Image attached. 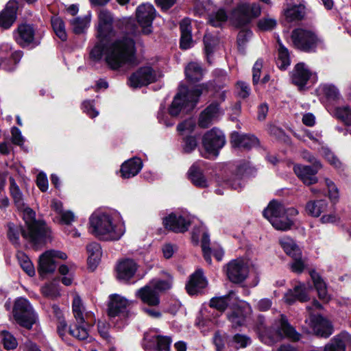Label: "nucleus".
<instances>
[{
	"label": "nucleus",
	"mask_w": 351,
	"mask_h": 351,
	"mask_svg": "<svg viewBox=\"0 0 351 351\" xmlns=\"http://www.w3.org/2000/svg\"><path fill=\"white\" fill-rule=\"evenodd\" d=\"M112 22L113 17L110 11L102 9L99 12L98 42L91 50L90 56L94 60H99L104 56L106 62L112 69H118L133 61L136 50L134 42L130 38L110 40L112 34Z\"/></svg>",
	"instance_id": "f257e3e1"
},
{
	"label": "nucleus",
	"mask_w": 351,
	"mask_h": 351,
	"mask_svg": "<svg viewBox=\"0 0 351 351\" xmlns=\"http://www.w3.org/2000/svg\"><path fill=\"white\" fill-rule=\"evenodd\" d=\"M90 231L104 241H117L125 232L124 223L119 213H94L89 219Z\"/></svg>",
	"instance_id": "f03ea898"
},
{
	"label": "nucleus",
	"mask_w": 351,
	"mask_h": 351,
	"mask_svg": "<svg viewBox=\"0 0 351 351\" xmlns=\"http://www.w3.org/2000/svg\"><path fill=\"white\" fill-rule=\"evenodd\" d=\"M256 333L260 340L265 344L272 345L283 337L292 341H298L300 335L288 322L284 315H280V319L276 320L271 328H267L261 321L256 326Z\"/></svg>",
	"instance_id": "7ed1b4c3"
},
{
	"label": "nucleus",
	"mask_w": 351,
	"mask_h": 351,
	"mask_svg": "<svg viewBox=\"0 0 351 351\" xmlns=\"http://www.w3.org/2000/svg\"><path fill=\"white\" fill-rule=\"evenodd\" d=\"M204 88L203 84L197 86L191 90H188L184 86H181L169 108L170 115L176 117L182 111L187 112L191 110L197 104Z\"/></svg>",
	"instance_id": "20e7f679"
},
{
	"label": "nucleus",
	"mask_w": 351,
	"mask_h": 351,
	"mask_svg": "<svg viewBox=\"0 0 351 351\" xmlns=\"http://www.w3.org/2000/svg\"><path fill=\"white\" fill-rule=\"evenodd\" d=\"M23 211V217L27 226V230L23 231V237L32 241L36 242L48 235V230L46 225L36 220L35 212L24 204L23 208H18Z\"/></svg>",
	"instance_id": "39448f33"
},
{
	"label": "nucleus",
	"mask_w": 351,
	"mask_h": 351,
	"mask_svg": "<svg viewBox=\"0 0 351 351\" xmlns=\"http://www.w3.org/2000/svg\"><path fill=\"white\" fill-rule=\"evenodd\" d=\"M285 208L280 203L271 201L263 210V216L267 219L276 230H287L291 228L293 221L290 219L284 220Z\"/></svg>",
	"instance_id": "423d86ee"
},
{
	"label": "nucleus",
	"mask_w": 351,
	"mask_h": 351,
	"mask_svg": "<svg viewBox=\"0 0 351 351\" xmlns=\"http://www.w3.org/2000/svg\"><path fill=\"white\" fill-rule=\"evenodd\" d=\"M253 263L247 259L237 258L230 261L226 266L228 278L233 283H241L247 279L253 269Z\"/></svg>",
	"instance_id": "0eeeda50"
},
{
	"label": "nucleus",
	"mask_w": 351,
	"mask_h": 351,
	"mask_svg": "<svg viewBox=\"0 0 351 351\" xmlns=\"http://www.w3.org/2000/svg\"><path fill=\"white\" fill-rule=\"evenodd\" d=\"M202 143L205 150V157H216L219 154V149L226 143L225 136L221 130L213 128L204 134Z\"/></svg>",
	"instance_id": "6e6552de"
},
{
	"label": "nucleus",
	"mask_w": 351,
	"mask_h": 351,
	"mask_svg": "<svg viewBox=\"0 0 351 351\" xmlns=\"http://www.w3.org/2000/svg\"><path fill=\"white\" fill-rule=\"evenodd\" d=\"M14 317L23 327L30 329L36 322V316L29 301L25 298L18 299L14 306Z\"/></svg>",
	"instance_id": "1a4fd4ad"
},
{
	"label": "nucleus",
	"mask_w": 351,
	"mask_h": 351,
	"mask_svg": "<svg viewBox=\"0 0 351 351\" xmlns=\"http://www.w3.org/2000/svg\"><path fill=\"white\" fill-rule=\"evenodd\" d=\"M261 12L259 4L256 3H241L234 9L232 17L235 23L242 26L249 23L253 19L258 17Z\"/></svg>",
	"instance_id": "9d476101"
},
{
	"label": "nucleus",
	"mask_w": 351,
	"mask_h": 351,
	"mask_svg": "<svg viewBox=\"0 0 351 351\" xmlns=\"http://www.w3.org/2000/svg\"><path fill=\"white\" fill-rule=\"evenodd\" d=\"M291 40L296 48L304 51L313 49L319 42V38L314 32L302 28L292 32Z\"/></svg>",
	"instance_id": "9b49d317"
},
{
	"label": "nucleus",
	"mask_w": 351,
	"mask_h": 351,
	"mask_svg": "<svg viewBox=\"0 0 351 351\" xmlns=\"http://www.w3.org/2000/svg\"><path fill=\"white\" fill-rule=\"evenodd\" d=\"M137 21L145 34L152 32V22L156 16V10L152 4L145 3L139 5L136 10Z\"/></svg>",
	"instance_id": "f8f14e48"
},
{
	"label": "nucleus",
	"mask_w": 351,
	"mask_h": 351,
	"mask_svg": "<svg viewBox=\"0 0 351 351\" xmlns=\"http://www.w3.org/2000/svg\"><path fill=\"white\" fill-rule=\"evenodd\" d=\"M156 72L150 66L140 68L130 75L128 80L129 85L132 88H138L148 85L156 80Z\"/></svg>",
	"instance_id": "ddd939ff"
},
{
	"label": "nucleus",
	"mask_w": 351,
	"mask_h": 351,
	"mask_svg": "<svg viewBox=\"0 0 351 351\" xmlns=\"http://www.w3.org/2000/svg\"><path fill=\"white\" fill-rule=\"evenodd\" d=\"M57 332L62 340L66 341L69 335L78 340H84L88 337V329L84 326L76 324L74 328L68 327L64 319H60L58 322Z\"/></svg>",
	"instance_id": "4468645a"
},
{
	"label": "nucleus",
	"mask_w": 351,
	"mask_h": 351,
	"mask_svg": "<svg viewBox=\"0 0 351 351\" xmlns=\"http://www.w3.org/2000/svg\"><path fill=\"white\" fill-rule=\"evenodd\" d=\"M306 323L310 326L308 332L323 337H328L333 332L331 323L319 315H311Z\"/></svg>",
	"instance_id": "2eb2a0df"
},
{
	"label": "nucleus",
	"mask_w": 351,
	"mask_h": 351,
	"mask_svg": "<svg viewBox=\"0 0 351 351\" xmlns=\"http://www.w3.org/2000/svg\"><path fill=\"white\" fill-rule=\"evenodd\" d=\"M322 167L321 162H316L315 166L295 165L293 171L304 184L311 185L317 182L318 179L315 175Z\"/></svg>",
	"instance_id": "dca6fc26"
},
{
	"label": "nucleus",
	"mask_w": 351,
	"mask_h": 351,
	"mask_svg": "<svg viewBox=\"0 0 351 351\" xmlns=\"http://www.w3.org/2000/svg\"><path fill=\"white\" fill-rule=\"evenodd\" d=\"M138 269V265L130 258L121 260L117 265V278L121 281L128 282L134 277Z\"/></svg>",
	"instance_id": "f3484780"
},
{
	"label": "nucleus",
	"mask_w": 351,
	"mask_h": 351,
	"mask_svg": "<svg viewBox=\"0 0 351 351\" xmlns=\"http://www.w3.org/2000/svg\"><path fill=\"white\" fill-rule=\"evenodd\" d=\"M231 313L228 314V319L233 327H237L243 324L247 315L250 311V306L245 302L238 304L237 300L231 306Z\"/></svg>",
	"instance_id": "a211bd4d"
},
{
	"label": "nucleus",
	"mask_w": 351,
	"mask_h": 351,
	"mask_svg": "<svg viewBox=\"0 0 351 351\" xmlns=\"http://www.w3.org/2000/svg\"><path fill=\"white\" fill-rule=\"evenodd\" d=\"M132 302L119 294L110 295L108 313L111 317L119 316L125 312Z\"/></svg>",
	"instance_id": "6ab92c4d"
},
{
	"label": "nucleus",
	"mask_w": 351,
	"mask_h": 351,
	"mask_svg": "<svg viewBox=\"0 0 351 351\" xmlns=\"http://www.w3.org/2000/svg\"><path fill=\"white\" fill-rule=\"evenodd\" d=\"M171 339L166 336L145 337L144 348L146 351H169Z\"/></svg>",
	"instance_id": "aec40b11"
},
{
	"label": "nucleus",
	"mask_w": 351,
	"mask_h": 351,
	"mask_svg": "<svg viewBox=\"0 0 351 351\" xmlns=\"http://www.w3.org/2000/svg\"><path fill=\"white\" fill-rule=\"evenodd\" d=\"M230 143L233 147L250 149L258 145V140L254 135L233 132L231 134Z\"/></svg>",
	"instance_id": "412c9836"
},
{
	"label": "nucleus",
	"mask_w": 351,
	"mask_h": 351,
	"mask_svg": "<svg viewBox=\"0 0 351 351\" xmlns=\"http://www.w3.org/2000/svg\"><path fill=\"white\" fill-rule=\"evenodd\" d=\"M163 223L166 228L175 232H184L190 226L189 221L180 215L171 213L163 219Z\"/></svg>",
	"instance_id": "4be33fe9"
},
{
	"label": "nucleus",
	"mask_w": 351,
	"mask_h": 351,
	"mask_svg": "<svg viewBox=\"0 0 351 351\" xmlns=\"http://www.w3.org/2000/svg\"><path fill=\"white\" fill-rule=\"evenodd\" d=\"M207 284L208 282L203 276L202 271L198 269L190 276L186 285V289L190 295H195L204 289Z\"/></svg>",
	"instance_id": "5701e85b"
},
{
	"label": "nucleus",
	"mask_w": 351,
	"mask_h": 351,
	"mask_svg": "<svg viewBox=\"0 0 351 351\" xmlns=\"http://www.w3.org/2000/svg\"><path fill=\"white\" fill-rule=\"evenodd\" d=\"M18 3L15 0H10L3 11L0 14V26L4 29L9 28L15 21Z\"/></svg>",
	"instance_id": "b1692460"
},
{
	"label": "nucleus",
	"mask_w": 351,
	"mask_h": 351,
	"mask_svg": "<svg viewBox=\"0 0 351 351\" xmlns=\"http://www.w3.org/2000/svg\"><path fill=\"white\" fill-rule=\"evenodd\" d=\"M285 302L293 304L296 300L304 302L309 300L307 295V287L303 283L295 285L293 290L289 289L284 295Z\"/></svg>",
	"instance_id": "393cba45"
},
{
	"label": "nucleus",
	"mask_w": 351,
	"mask_h": 351,
	"mask_svg": "<svg viewBox=\"0 0 351 351\" xmlns=\"http://www.w3.org/2000/svg\"><path fill=\"white\" fill-rule=\"evenodd\" d=\"M311 72L304 63L297 64L291 73L292 82L300 88L304 86L309 80Z\"/></svg>",
	"instance_id": "a878e982"
},
{
	"label": "nucleus",
	"mask_w": 351,
	"mask_h": 351,
	"mask_svg": "<svg viewBox=\"0 0 351 351\" xmlns=\"http://www.w3.org/2000/svg\"><path fill=\"white\" fill-rule=\"evenodd\" d=\"M136 295L141 301L150 306H156L160 304V298L158 291L156 290L151 285L145 286L138 289Z\"/></svg>",
	"instance_id": "bb28decb"
},
{
	"label": "nucleus",
	"mask_w": 351,
	"mask_h": 351,
	"mask_svg": "<svg viewBox=\"0 0 351 351\" xmlns=\"http://www.w3.org/2000/svg\"><path fill=\"white\" fill-rule=\"evenodd\" d=\"M347 346H351V335L346 332H342L325 346L324 351H345Z\"/></svg>",
	"instance_id": "cd10ccee"
},
{
	"label": "nucleus",
	"mask_w": 351,
	"mask_h": 351,
	"mask_svg": "<svg viewBox=\"0 0 351 351\" xmlns=\"http://www.w3.org/2000/svg\"><path fill=\"white\" fill-rule=\"evenodd\" d=\"M237 298L233 292H230L223 296L213 297L210 299L209 306L220 312H224L226 309L237 302Z\"/></svg>",
	"instance_id": "c85d7f7f"
},
{
	"label": "nucleus",
	"mask_w": 351,
	"mask_h": 351,
	"mask_svg": "<svg viewBox=\"0 0 351 351\" xmlns=\"http://www.w3.org/2000/svg\"><path fill=\"white\" fill-rule=\"evenodd\" d=\"M219 112L218 104L212 103L201 113L198 121L199 126L202 128H208L218 117Z\"/></svg>",
	"instance_id": "c756f323"
},
{
	"label": "nucleus",
	"mask_w": 351,
	"mask_h": 351,
	"mask_svg": "<svg viewBox=\"0 0 351 351\" xmlns=\"http://www.w3.org/2000/svg\"><path fill=\"white\" fill-rule=\"evenodd\" d=\"M143 167L139 158H133L125 162L121 167V176L124 179L130 178L137 175Z\"/></svg>",
	"instance_id": "7c9ffc66"
},
{
	"label": "nucleus",
	"mask_w": 351,
	"mask_h": 351,
	"mask_svg": "<svg viewBox=\"0 0 351 351\" xmlns=\"http://www.w3.org/2000/svg\"><path fill=\"white\" fill-rule=\"evenodd\" d=\"M34 29L30 25L23 24L18 27L17 34L15 36L16 43L22 47L32 43L34 40Z\"/></svg>",
	"instance_id": "2f4dec72"
},
{
	"label": "nucleus",
	"mask_w": 351,
	"mask_h": 351,
	"mask_svg": "<svg viewBox=\"0 0 351 351\" xmlns=\"http://www.w3.org/2000/svg\"><path fill=\"white\" fill-rule=\"evenodd\" d=\"M188 178L197 187L206 188L208 182L197 163L193 164L188 171Z\"/></svg>",
	"instance_id": "473e14b6"
},
{
	"label": "nucleus",
	"mask_w": 351,
	"mask_h": 351,
	"mask_svg": "<svg viewBox=\"0 0 351 351\" xmlns=\"http://www.w3.org/2000/svg\"><path fill=\"white\" fill-rule=\"evenodd\" d=\"M191 22L189 19H184L180 22V47L182 49H187L192 47L193 40L191 36Z\"/></svg>",
	"instance_id": "72a5a7b5"
},
{
	"label": "nucleus",
	"mask_w": 351,
	"mask_h": 351,
	"mask_svg": "<svg viewBox=\"0 0 351 351\" xmlns=\"http://www.w3.org/2000/svg\"><path fill=\"white\" fill-rule=\"evenodd\" d=\"M56 267L55 261L48 251L40 256L38 270L42 277H44L46 274L53 273Z\"/></svg>",
	"instance_id": "f704fd0d"
},
{
	"label": "nucleus",
	"mask_w": 351,
	"mask_h": 351,
	"mask_svg": "<svg viewBox=\"0 0 351 351\" xmlns=\"http://www.w3.org/2000/svg\"><path fill=\"white\" fill-rule=\"evenodd\" d=\"M86 250L88 266L94 269L99 264L102 255L101 246L98 243L92 242L87 245Z\"/></svg>",
	"instance_id": "c9c22d12"
},
{
	"label": "nucleus",
	"mask_w": 351,
	"mask_h": 351,
	"mask_svg": "<svg viewBox=\"0 0 351 351\" xmlns=\"http://www.w3.org/2000/svg\"><path fill=\"white\" fill-rule=\"evenodd\" d=\"M328 203L326 200L309 201L306 203L305 210L308 215L318 217L326 210Z\"/></svg>",
	"instance_id": "e433bc0d"
},
{
	"label": "nucleus",
	"mask_w": 351,
	"mask_h": 351,
	"mask_svg": "<svg viewBox=\"0 0 351 351\" xmlns=\"http://www.w3.org/2000/svg\"><path fill=\"white\" fill-rule=\"evenodd\" d=\"M310 274L319 299L324 301H328L329 295H328L326 283L321 278L319 274L315 271H312Z\"/></svg>",
	"instance_id": "4c0bfd02"
},
{
	"label": "nucleus",
	"mask_w": 351,
	"mask_h": 351,
	"mask_svg": "<svg viewBox=\"0 0 351 351\" xmlns=\"http://www.w3.org/2000/svg\"><path fill=\"white\" fill-rule=\"evenodd\" d=\"M72 309L77 324L85 326L86 319H88V315L84 316V307L82 300L78 295H75L73 298Z\"/></svg>",
	"instance_id": "58836bf2"
},
{
	"label": "nucleus",
	"mask_w": 351,
	"mask_h": 351,
	"mask_svg": "<svg viewBox=\"0 0 351 351\" xmlns=\"http://www.w3.org/2000/svg\"><path fill=\"white\" fill-rule=\"evenodd\" d=\"M304 14L305 6L303 4L294 5L285 10V16L289 22L301 20Z\"/></svg>",
	"instance_id": "ea45409f"
},
{
	"label": "nucleus",
	"mask_w": 351,
	"mask_h": 351,
	"mask_svg": "<svg viewBox=\"0 0 351 351\" xmlns=\"http://www.w3.org/2000/svg\"><path fill=\"white\" fill-rule=\"evenodd\" d=\"M205 53L208 62L212 54L219 46V38L210 34H206L204 38Z\"/></svg>",
	"instance_id": "a19ab883"
},
{
	"label": "nucleus",
	"mask_w": 351,
	"mask_h": 351,
	"mask_svg": "<svg viewBox=\"0 0 351 351\" xmlns=\"http://www.w3.org/2000/svg\"><path fill=\"white\" fill-rule=\"evenodd\" d=\"M280 243L287 254L292 258L301 255L300 249L295 243L294 241L289 237H284L280 240Z\"/></svg>",
	"instance_id": "79ce46f5"
},
{
	"label": "nucleus",
	"mask_w": 351,
	"mask_h": 351,
	"mask_svg": "<svg viewBox=\"0 0 351 351\" xmlns=\"http://www.w3.org/2000/svg\"><path fill=\"white\" fill-rule=\"evenodd\" d=\"M186 78L191 82H197L202 77V69L196 62L189 63L185 69Z\"/></svg>",
	"instance_id": "37998d69"
},
{
	"label": "nucleus",
	"mask_w": 351,
	"mask_h": 351,
	"mask_svg": "<svg viewBox=\"0 0 351 351\" xmlns=\"http://www.w3.org/2000/svg\"><path fill=\"white\" fill-rule=\"evenodd\" d=\"M90 21V16H85L82 18H75L70 23L74 33L79 34L83 33L88 28Z\"/></svg>",
	"instance_id": "c03bdc74"
},
{
	"label": "nucleus",
	"mask_w": 351,
	"mask_h": 351,
	"mask_svg": "<svg viewBox=\"0 0 351 351\" xmlns=\"http://www.w3.org/2000/svg\"><path fill=\"white\" fill-rule=\"evenodd\" d=\"M12 47L8 44L0 45V66L8 71L13 70V66L9 64V58Z\"/></svg>",
	"instance_id": "a18cd8bd"
},
{
	"label": "nucleus",
	"mask_w": 351,
	"mask_h": 351,
	"mask_svg": "<svg viewBox=\"0 0 351 351\" xmlns=\"http://www.w3.org/2000/svg\"><path fill=\"white\" fill-rule=\"evenodd\" d=\"M227 19V13L221 8L212 12L208 16V23L213 27H220Z\"/></svg>",
	"instance_id": "49530a36"
},
{
	"label": "nucleus",
	"mask_w": 351,
	"mask_h": 351,
	"mask_svg": "<svg viewBox=\"0 0 351 351\" xmlns=\"http://www.w3.org/2000/svg\"><path fill=\"white\" fill-rule=\"evenodd\" d=\"M51 25L56 36L60 40H66L67 35L63 21L58 16H54L51 19Z\"/></svg>",
	"instance_id": "de8ad7c7"
},
{
	"label": "nucleus",
	"mask_w": 351,
	"mask_h": 351,
	"mask_svg": "<svg viewBox=\"0 0 351 351\" xmlns=\"http://www.w3.org/2000/svg\"><path fill=\"white\" fill-rule=\"evenodd\" d=\"M10 193L16 205L18 208H23L25 204L23 202L22 193L21 192L19 186L16 185L13 178H10Z\"/></svg>",
	"instance_id": "09e8293b"
},
{
	"label": "nucleus",
	"mask_w": 351,
	"mask_h": 351,
	"mask_svg": "<svg viewBox=\"0 0 351 351\" xmlns=\"http://www.w3.org/2000/svg\"><path fill=\"white\" fill-rule=\"evenodd\" d=\"M277 64L280 69H285L290 64L289 53L288 49L280 44Z\"/></svg>",
	"instance_id": "8fccbe9b"
},
{
	"label": "nucleus",
	"mask_w": 351,
	"mask_h": 351,
	"mask_svg": "<svg viewBox=\"0 0 351 351\" xmlns=\"http://www.w3.org/2000/svg\"><path fill=\"white\" fill-rule=\"evenodd\" d=\"M335 117L345 124L351 125V108L349 106H341L336 108Z\"/></svg>",
	"instance_id": "3c124183"
},
{
	"label": "nucleus",
	"mask_w": 351,
	"mask_h": 351,
	"mask_svg": "<svg viewBox=\"0 0 351 351\" xmlns=\"http://www.w3.org/2000/svg\"><path fill=\"white\" fill-rule=\"evenodd\" d=\"M251 343L250 339L243 335L237 334L232 340L228 342L230 346H232L236 349L245 348Z\"/></svg>",
	"instance_id": "603ef678"
},
{
	"label": "nucleus",
	"mask_w": 351,
	"mask_h": 351,
	"mask_svg": "<svg viewBox=\"0 0 351 351\" xmlns=\"http://www.w3.org/2000/svg\"><path fill=\"white\" fill-rule=\"evenodd\" d=\"M320 153L331 165L334 166L335 168H339L341 167V162L328 147L322 145Z\"/></svg>",
	"instance_id": "864d4df0"
},
{
	"label": "nucleus",
	"mask_w": 351,
	"mask_h": 351,
	"mask_svg": "<svg viewBox=\"0 0 351 351\" xmlns=\"http://www.w3.org/2000/svg\"><path fill=\"white\" fill-rule=\"evenodd\" d=\"M2 337V343L7 350L15 349L18 345L16 338L7 331H2L0 334Z\"/></svg>",
	"instance_id": "5fc2aeb1"
},
{
	"label": "nucleus",
	"mask_w": 351,
	"mask_h": 351,
	"mask_svg": "<svg viewBox=\"0 0 351 351\" xmlns=\"http://www.w3.org/2000/svg\"><path fill=\"white\" fill-rule=\"evenodd\" d=\"M19 260L22 269L29 276L35 274V269L30 260L23 254H19Z\"/></svg>",
	"instance_id": "6e6d98bb"
},
{
	"label": "nucleus",
	"mask_w": 351,
	"mask_h": 351,
	"mask_svg": "<svg viewBox=\"0 0 351 351\" xmlns=\"http://www.w3.org/2000/svg\"><path fill=\"white\" fill-rule=\"evenodd\" d=\"M210 239L209 235L206 232L203 233L202 239V249L204 253V257L206 261L208 263H211V250L209 247Z\"/></svg>",
	"instance_id": "4d7b16f0"
},
{
	"label": "nucleus",
	"mask_w": 351,
	"mask_h": 351,
	"mask_svg": "<svg viewBox=\"0 0 351 351\" xmlns=\"http://www.w3.org/2000/svg\"><path fill=\"white\" fill-rule=\"evenodd\" d=\"M8 236L9 239L14 243H16L19 240V234L21 233L23 235V231H25L23 230L21 226L14 225V223L8 224Z\"/></svg>",
	"instance_id": "13d9d810"
},
{
	"label": "nucleus",
	"mask_w": 351,
	"mask_h": 351,
	"mask_svg": "<svg viewBox=\"0 0 351 351\" xmlns=\"http://www.w3.org/2000/svg\"><path fill=\"white\" fill-rule=\"evenodd\" d=\"M325 183L328 191V197L333 203H336L339 199V191L335 183L328 179H325Z\"/></svg>",
	"instance_id": "bf43d9fd"
},
{
	"label": "nucleus",
	"mask_w": 351,
	"mask_h": 351,
	"mask_svg": "<svg viewBox=\"0 0 351 351\" xmlns=\"http://www.w3.org/2000/svg\"><path fill=\"white\" fill-rule=\"evenodd\" d=\"M75 220L73 213L70 210H64L58 216H56L53 221L66 225L71 224Z\"/></svg>",
	"instance_id": "052dcab7"
},
{
	"label": "nucleus",
	"mask_w": 351,
	"mask_h": 351,
	"mask_svg": "<svg viewBox=\"0 0 351 351\" xmlns=\"http://www.w3.org/2000/svg\"><path fill=\"white\" fill-rule=\"evenodd\" d=\"M43 295L49 298H55L59 295V291L56 285L53 283L46 284L41 288Z\"/></svg>",
	"instance_id": "680f3d73"
},
{
	"label": "nucleus",
	"mask_w": 351,
	"mask_h": 351,
	"mask_svg": "<svg viewBox=\"0 0 351 351\" xmlns=\"http://www.w3.org/2000/svg\"><path fill=\"white\" fill-rule=\"evenodd\" d=\"M252 32L250 29H244L239 32L237 36V43L239 49H243L247 42L251 38Z\"/></svg>",
	"instance_id": "e2e57ef3"
},
{
	"label": "nucleus",
	"mask_w": 351,
	"mask_h": 351,
	"mask_svg": "<svg viewBox=\"0 0 351 351\" xmlns=\"http://www.w3.org/2000/svg\"><path fill=\"white\" fill-rule=\"evenodd\" d=\"M276 25V21L271 18H263L258 21V27L263 31H269L273 29Z\"/></svg>",
	"instance_id": "0e129e2a"
},
{
	"label": "nucleus",
	"mask_w": 351,
	"mask_h": 351,
	"mask_svg": "<svg viewBox=\"0 0 351 351\" xmlns=\"http://www.w3.org/2000/svg\"><path fill=\"white\" fill-rule=\"evenodd\" d=\"M195 128V122L193 119H188L184 121V122L180 123L178 127L177 130L180 132H192L193 130Z\"/></svg>",
	"instance_id": "69168bd1"
},
{
	"label": "nucleus",
	"mask_w": 351,
	"mask_h": 351,
	"mask_svg": "<svg viewBox=\"0 0 351 351\" xmlns=\"http://www.w3.org/2000/svg\"><path fill=\"white\" fill-rule=\"evenodd\" d=\"M150 285L157 291H165L171 287V280L152 281Z\"/></svg>",
	"instance_id": "338daca9"
},
{
	"label": "nucleus",
	"mask_w": 351,
	"mask_h": 351,
	"mask_svg": "<svg viewBox=\"0 0 351 351\" xmlns=\"http://www.w3.org/2000/svg\"><path fill=\"white\" fill-rule=\"evenodd\" d=\"M197 145V140L194 136H187L184 139L183 149L189 153L196 148Z\"/></svg>",
	"instance_id": "774afa93"
}]
</instances>
